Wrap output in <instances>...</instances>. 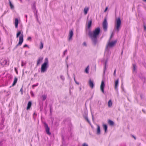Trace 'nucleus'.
Masks as SVG:
<instances>
[{"label": "nucleus", "instance_id": "nucleus-1", "mask_svg": "<svg viewBox=\"0 0 146 146\" xmlns=\"http://www.w3.org/2000/svg\"><path fill=\"white\" fill-rule=\"evenodd\" d=\"M100 32V29L98 27L96 28L93 31L89 32V36L91 39L92 44L94 46L98 43L97 38L99 37Z\"/></svg>", "mask_w": 146, "mask_h": 146}, {"label": "nucleus", "instance_id": "nucleus-2", "mask_svg": "<svg viewBox=\"0 0 146 146\" xmlns=\"http://www.w3.org/2000/svg\"><path fill=\"white\" fill-rule=\"evenodd\" d=\"M121 22L120 17L116 18L115 21L114 30L117 32L119 31L121 27Z\"/></svg>", "mask_w": 146, "mask_h": 146}, {"label": "nucleus", "instance_id": "nucleus-3", "mask_svg": "<svg viewBox=\"0 0 146 146\" xmlns=\"http://www.w3.org/2000/svg\"><path fill=\"white\" fill-rule=\"evenodd\" d=\"M48 67V58H46L45 59V62L42 65L41 72L42 73H44L46 71L47 68Z\"/></svg>", "mask_w": 146, "mask_h": 146}, {"label": "nucleus", "instance_id": "nucleus-4", "mask_svg": "<svg viewBox=\"0 0 146 146\" xmlns=\"http://www.w3.org/2000/svg\"><path fill=\"white\" fill-rule=\"evenodd\" d=\"M21 35L19 37V40L18 43L17 44L16 46H19L21 45L23 41V32L21 33V31H19L17 34V38L19 36Z\"/></svg>", "mask_w": 146, "mask_h": 146}, {"label": "nucleus", "instance_id": "nucleus-5", "mask_svg": "<svg viewBox=\"0 0 146 146\" xmlns=\"http://www.w3.org/2000/svg\"><path fill=\"white\" fill-rule=\"evenodd\" d=\"M116 41H109L106 46V49H108L109 48L112 47L116 44Z\"/></svg>", "mask_w": 146, "mask_h": 146}, {"label": "nucleus", "instance_id": "nucleus-6", "mask_svg": "<svg viewBox=\"0 0 146 146\" xmlns=\"http://www.w3.org/2000/svg\"><path fill=\"white\" fill-rule=\"evenodd\" d=\"M44 126L45 127L46 131V133L48 135H50L51 133L50 132L49 127H48L47 124L46 123H44Z\"/></svg>", "mask_w": 146, "mask_h": 146}, {"label": "nucleus", "instance_id": "nucleus-7", "mask_svg": "<svg viewBox=\"0 0 146 146\" xmlns=\"http://www.w3.org/2000/svg\"><path fill=\"white\" fill-rule=\"evenodd\" d=\"M108 26V23L107 22V20L106 19H105L103 22V29L104 31H106L107 30Z\"/></svg>", "mask_w": 146, "mask_h": 146}, {"label": "nucleus", "instance_id": "nucleus-8", "mask_svg": "<svg viewBox=\"0 0 146 146\" xmlns=\"http://www.w3.org/2000/svg\"><path fill=\"white\" fill-rule=\"evenodd\" d=\"M32 8L33 10L35 16H36V2H35L33 3L32 5Z\"/></svg>", "mask_w": 146, "mask_h": 146}, {"label": "nucleus", "instance_id": "nucleus-9", "mask_svg": "<svg viewBox=\"0 0 146 146\" xmlns=\"http://www.w3.org/2000/svg\"><path fill=\"white\" fill-rule=\"evenodd\" d=\"M105 86L104 81L102 80L100 85V90L103 93H104V88L105 87Z\"/></svg>", "mask_w": 146, "mask_h": 146}, {"label": "nucleus", "instance_id": "nucleus-10", "mask_svg": "<svg viewBox=\"0 0 146 146\" xmlns=\"http://www.w3.org/2000/svg\"><path fill=\"white\" fill-rule=\"evenodd\" d=\"M7 60L6 59H4L2 60L1 61V65L3 66L6 65H8L9 64L7 63Z\"/></svg>", "mask_w": 146, "mask_h": 146}, {"label": "nucleus", "instance_id": "nucleus-11", "mask_svg": "<svg viewBox=\"0 0 146 146\" xmlns=\"http://www.w3.org/2000/svg\"><path fill=\"white\" fill-rule=\"evenodd\" d=\"M119 84V79L115 81L114 88L115 90H117V88Z\"/></svg>", "mask_w": 146, "mask_h": 146}, {"label": "nucleus", "instance_id": "nucleus-12", "mask_svg": "<svg viewBox=\"0 0 146 146\" xmlns=\"http://www.w3.org/2000/svg\"><path fill=\"white\" fill-rule=\"evenodd\" d=\"M73 31L72 30L70 31L69 32V34L68 40H69L72 39V37L73 36Z\"/></svg>", "mask_w": 146, "mask_h": 146}, {"label": "nucleus", "instance_id": "nucleus-13", "mask_svg": "<svg viewBox=\"0 0 146 146\" xmlns=\"http://www.w3.org/2000/svg\"><path fill=\"white\" fill-rule=\"evenodd\" d=\"M92 23V20H91L87 22V27L88 29H89L91 27Z\"/></svg>", "mask_w": 146, "mask_h": 146}, {"label": "nucleus", "instance_id": "nucleus-14", "mask_svg": "<svg viewBox=\"0 0 146 146\" xmlns=\"http://www.w3.org/2000/svg\"><path fill=\"white\" fill-rule=\"evenodd\" d=\"M89 85L90 87L92 88L94 86V84L92 81L91 80H90L89 81Z\"/></svg>", "mask_w": 146, "mask_h": 146}, {"label": "nucleus", "instance_id": "nucleus-15", "mask_svg": "<svg viewBox=\"0 0 146 146\" xmlns=\"http://www.w3.org/2000/svg\"><path fill=\"white\" fill-rule=\"evenodd\" d=\"M32 105V102L31 101H29L27 104V110H29L30 109Z\"/></svg>", "mask_w": 146, "mask_h": 146}, {"label": "nucleus", "instance_id": "nucleus-16", "mask_svg": "<svg viewBox=\"0 0 146 146\" xmlns=\"http://www.w3.org/2000/svg\"><path fill=\"white\" fill-rule=\"evenodd\" d=\"M18 20L17 18L15 19V27L17 28L18 27Z\"/></svg>", "mask_w": 146, "mask_h": 146}, {"label": "nucleus", "instance_id": "nucleus-17", "mask_svg": "<svg viewBox=\"0 0 146 146\" xmlns=\"http://www.w3.org/2000/svg\"><path fill=\"white\" fill-rule=\"evenodd\" d=\"M100 126L99 125H97V134H100Z\"/></svg>", "mask_w": 146, "mask_h": 146}, {"label": "nucleus", "instance_id": "nucleus-18", "mask_svg": "<svg viewBox=\"0 0 146 146\" xmlns=\"http://www.w3.org/2000/svg\"><path fill=\"white\" fill-rule=\"evenodd\" d=\"M17 80H18V79L17 78L15 77V78L14 82L12 84V86H13L15 85V84H16V83H17Z\"/></svg>", "mask_w": 146, "mask_h": 146}, {"label": "nucleus", "instance_id": "nucleus-19", "mask_svg": "<svg viewBox=\"0 0 146 146\" xmlns=\"http://www.w3.org/2000/svg\"><path fill=\"white\" fill-rule=\"evenodd\" d=\"M108 105L109 107H110L112 105V102L111 100H110L108 102Z\"/></svg>", "mask_w": 146, "mask_h": 146}, {"label": "nucleus", "instance_id": "nucleus-20", "mask_svg": "<svg viewBox=\"0 0 146 146\" xmlns=\"http://www.w3.org/2000/svg\"><path fill=\"white\" fill-rule=\"evenodd\" d=\"M89 10V8H84V12L85 15H86L88 11Z\"/></svg>", "mask_w": 146, "mask_h": 146}, {"label": "nucleus", "instance_id": "nucleus-21", "mask_svg": "<svg viewBox=\"0 0 146 146\" xmlns=\"http://www.w3.org/2000/svg\"><path fill=\"white\" fill-rule=\"evenodd\" d=\"M9 5L10 6V8L11 9H13L14 8V6L11 3V2L10 1V0H9Z\"/></svg>", "mask_w": 146, "mask_h": 146}, {"label": "nucleus", "instance_id": "nucleus-22", "mask_svg": "<svg viewBox=\"0 0 146 146\" xmlns=\"http://www.w3.org/2000/svg\"><path fill=\"white\" fill-rule=\"evenodd\" d=\"M103 127L105 130V132H106L107 129V126L106 124H104L103 125Z\"/></svg>", "mask_w": 146, "mask_h": 146}, {"label": "nucleus", "instance_id": "nucleus-23", "mask_svg": "<svg viewBox=\"0 0 146 146\" xmlns=\"http://www.w3.org/2000/svg\"><path fill=\"white\" fill-rule=\"evenodd\" d=\"M43 44L41 42L39 46V48L40 49H42L43 48Z\"/></svg>", "mask_w": 146, "mask_h": 146}, {"label": "nucleus", "instance_id": "nucleus-24", "mask_svg": "<svg viewBox=\"0 0 146 146\" xmlns=\"http://www.w3.org/2000/svg\"><path fill=\"white\" fill-rule=\"evenodd\" d=\"M36 113L35 112L33 114V118H34V120H36Z\"/></svg>", "mask_w": 146, "mask_h": 146}, {"label": "nucleus", "instance_id": "nucleus-25", "mask_svg": "<svg viewBox=\"0 0 146 146\" xmlns=\"http://www.w3.org/2000/svg\"><path fill=\"white\" fill-rule=\"evenodd\" d=\"M43 58H40L38 61L37 64L40 63V62H41Z\"/></svg>", "mask_w": 146, "mask_h": 146}, {"label": "nucleus", "instance_id": "nucleus-26", "mask_svg": "<svg viewBox=\"0 0 146 146\" xmlns=\"http://www.w3.org/2000/svg\"><path fill=\"white\" fill-rule=\"evenodd\" d=\"M108 123L110 125H113L114 124V123L113 121L110 120H109V121Z\"/></svg>", "mask_w": 146, "mask_h": 146}, {"label": "nucleus", "instance_id": "nucleus-27", "mask_svg": "<svg viewBox=\"0 0 146 146\" xmlns=\"http://www.w3.org/2000/svg\"><path fill=\"white\" fill-rule=\"evenodd\" d=\"M89 70V66H88L85 69V72H86V73H88Z\"/></svg>", "mask_w": 146, "mask_h": 146}, {"label": "nucleus", "instance_id": "nucleus-28", "mask_svg": "<svg viewBox=\"0 0 146 146\" xmlns=\"http://www.w3.org/2000/svg\"><path fill=\"white\" fill-rule=\"evenodd\" d=\"M133 71H135L136 70V66L135 64H133Z\"/></svg>", "mask_w": 146, "mask_h": 146}, {"label": "nucleus", "instance_id": "nucleus-29", "mask_svg": "<svg viewBox=\"0 0 146 146\" xmlns=\"http://www.w3.org/2000/svg\"><path fill=\"white\" fill-rule=\"evenodd\" d=\"M46 98V96L45 95H43L42 96V100H45Z\"/></svg>", "mask_w": 146, "mask_h": 146}, {"label": "nucleus", "instance_id": "nucleus-30", "mask_svg": "<svg viewBox=\"0 0 146 146\" xmlns=\"http://www.w3.org/2000/svg\"><path fill=\"white\" fill-rule=\"evenodd\" d=\"M26 64V63L25 62H23V61H22V63H21V66H23Z\"/></svg>", "mask_w": 146, "mask_h": 146}, {"label": "nucleus", "instance_id": "nucleus-31", "mask_svg": "<svg viewBox=\"0 0 146 146\" xmlns=\"http://www.w3.org/2000/svg\"><path fill=\"white\" fill-rule=\"evenodd\" d=\"M106 62H105V66H104V72H105V70L106 69Z\"/></svg>", "mask_w": 146, "mask_h": 146}, {"label": "nucleus", "instance_id": "nucleus-32", "mask_svg": "<svg viewBox=\"0 0 146 146\" xmlns=\"http://www.w3.org/2000/svg\"><path fill=\"white\" fill-rule=\"evenodd\" d=\"M31 37L30 36L29 37L27 38V40L29 41H31Z\"/></svg>", "mask_w": 146, "mask_h": 146}, {"label": "nucleus", "instance_id": "nucleus-33", "mask_svg": "<svg viewBox=\"0 0 146 146\" xmlns=\"http://www.w3.org/2000/svg\"><path fill=\"white\" fill-rule=\"evenodd\" d=\"M85 119H86V120L88 122V123H90V121H89L87 117H85Z\"/></svg>", "mask_w": 146, "mask_h": 146}, {"label": "nucleus", "instance_id": "nucleus-34", "mask_svg": "<svg viewBox=\"0 0 146 146\" xmlns=\"http://www.w3.org/2000/svg\"><path fill=\"white\" fill-rule=\"evenodd\" d=\"M82 146H88V145L87 144L84 143L83 144Z\"/></svg>", "mask_w": 146, "mask_h": 146}, {"label": "nucleus", "instance_id": "nucleus-35", "mask_svg": "<svg viewBox=\"0 0 146 146\" xmlns=\"http://www.w3.org/2000/svg\"><path fill=\"white\" fill-rule=\"evenodd\" d=\"M67 51V50H65L64 51V53H63V54H64V55H65V54L66 53Z\"/></svg>", "mask_w": 146, "mask_h": 146}, {"label": "nucleus", "instance_id": "nucleus-36", "mask_svg": "<svg viewBox=\"0 0 146 146\" xmlns=\"http://www.w3.org/2000/svg\"><path fill=\"white\" fill-rule=\"evenodd\" d=\"M116 70L115 69L114 71V73H113V75L114 76H115V73H116Z\"/></svg>", "mask_w": 146, "mask_h": 146}, {"label": "nucleus", "instance_id": "nucleus-37", "mask_svg": "<svg viewBox=\"0 0 146 146\" xmlns=\"http://www.w3.org/2000/svg\"><path fill=\"white\" fill-rule=\"evenodd\" d=\"M74 81H75V83H76V84H77L79 85V83L78 82H76V81L75 80V79L74 77Z\"/></svg>", "mask_w": 146, "mask_h": 146}, {"label": "nucleus", "instance_id": "nucleus-38", "mask_svg": "<svg viewBox=\"0 0 146 146\" xmlns=\"http://www.w3.org/2000/svg\"><path fill=\"white\" fill-rule=\"evenodd\" d=\"M30 93H31V95L32 96H34V94H33V92L32 91H31L30 92Z\"/></svg>", "mask_w": 146, "mask_h": 146}, {"label": "nucleus", "instance_id": "nucleus-39", "mask_svg": "<svg viewBox=\"0 0 146 146\" xmlns=\"http://www.w3.org/2000/svg\"><path fill=\"white\" fill-rule=\"evenodd\" d=\"M28 46V45L26 44H25V45H24L23 46V47L25 48V47H27Z\"/></svg>", "mask_w": 146, "mask_h": 146}, {"label": "nucleus", "instance_id": "nucleus-40", "mask_svg": "<svg viewBox=\"0 0 146 146\" xmlns=\"http://www.w3.org/2000/svg\"><path fill=\"white\" fill-rule=\"evenodd\" d=\"M36 86V85H33L32 86L33 88H34V87Z\"/></svg>", "mask_w": 146, "mask_h": 146}, {"label": "nucleus", "instance_id": "nucleus-41", "mask_svg": "<svg viewBox=\"0 0 146 146\" xmlns=\"http://www.w3.org/2000/svg\"><path fill=\"white\" fill-rule=\"evenodd\" d=\"M107 9H108V7H106L104 10V12H106V11Z\"/></svg>", "mask_w": 146, "mask_h": 146}, {"label": "nucleus", "instance_id": "nucleus-42", "mask_svg": "<svg viewBox=\"0 0 146 146\" xmlns=\"http://www.w3.org/2000/svg\"><path fill=\"white\" fill-rule=\"evenodd\" d=\"M144 29L146 31V26H144Z\"/></svg>", "mask_w": 146, "mask_h": 146}, {"label": "nucleus", "instance_id": "nucleus-43", "mask_svg": "<svg viewBox=\"0 0 146 146\" xmlns=\"http://www.w3.org/2000/svg\"><path fill=\"white\" fill-rule=\"evenodd\" d=\"M133 137L134 138V139H136V138H135V137H134V136H133Z\"/></svg>", "mask_w": 146, "mask_h": 146}, {"label": "nucleus", "instance_id": "nucleus-44", "mask_svg": "<svg viewBox=\"0 0 146 146\" xmlns=\"http://www.w3.org/2000/svg\"><path fill=\"white\" fill-rule=\"evenodd\" d=\"M19 1H20L21 2H22V0H19Z\"/></svg>", "mask_w": 146, "mask_h": 146}, {"label": "nucleus", "instance_id": "nucleus-45", "mask_svg": "<svg viewBox=\"0 0 146 146\" xmlns=\"http://www.w3.org/2000/svg\"><path fill=\"white\" fill-rule=\"evenodd\" d=\"M92 118L93 120L94 117H93V115H92Z\"/></svg>", "mask_w": 146, "mask_h": 146}, {"label": "nucleus", "instance_id": "nucleus-46", "mask_svg": "<svg viewBox=\"0 0 146 146\" xmlns=\"http://www.w3.org/2000/svg\"><path fill=\"white\" fill-rule=\"evenodd\" d=\"M84 45H86V43H85V42H84Z\"/></svg>", "mask_w": 146, "mask_h": 146}, {"label": "nucleus", "instance_id": "nucleus-47", "mask_svg": "<svg viewBox=\"0 0 146 146\" xmlns=\"http://www.w3.org/2000/svg\"><path fill=\"white\" fill-rule=\"evenodd\" d=\"M144 1L146 2V0H143Z\"/></svg>", "mask_w": 146, "mask_h": 146}, {"label": "nucleus", "instance_id": "nucleus-48", "mask_svg": "<svg viewBox=\"0 0 146 146\" xmlns=\"http://www.w3.org/2000/svg\"><path fill=\"white\" fill-rule=\"evenodd\" d=\"M25 16V17H26L27 18V15H26Z\"/></svg>", "mask_w": 146, "mask_h": 146}, {"label": "nucleus", "instance_id": "nucleus-49", "mask_svg": "<svg viewBox=\"0 0 146 146\" xmlns=\"http://www.w3.org/2000/svg\"><path fill=\"white\" fill-rule=\"evenodd\" d=\"M22 88H21V91H22Z\"/></svg>", "mask_w": 146, "mask_h": 146}, {"label": "nucleus", "instance_id": "nucleus-50", "mask_svg": "<svg viewBox=\"0 0 146 146\" xmlns=\"http://www.w3.org/2000/svg\"><path fill=\"white\" fill-rule=\"evenodd\" d=\"M112 35H111V36L110 38H111V37H112Z\"/></svg>", "mask_w": 146, "mask_h": 146}]
</instances>
